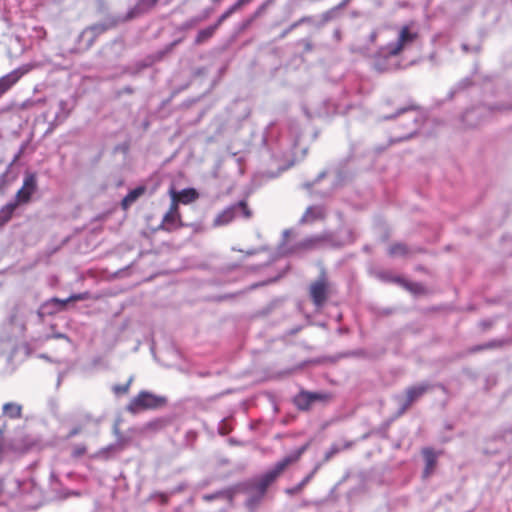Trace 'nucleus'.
I'll use <instances>...</instances> for the list:
<instances>
[{
    "instance_id": "58",
    "label": "nucleus",
    "mask_w": 512,
    "mask_h": 512,
    "mask_svg": "<svg viewBox=\"0 0 512 512\" xmlns=\"http://www.w3.org/2000/svg\"><path fill=\"white\" fill-rule=\"evenodd\" d=\"M340 36H341V32H340V30H335V32H334V37H335L336 39H340Z\"/></svg>"
},
{
    "instance_id": "32",
    "label": "nucleus",
    "mask_w": 512,
    "mask_h": 512,
    "mask_svg": "<svg viewBox=\"0 0 512 512\" xmlns=\"http://www.w3.org/2000/svg\"><path fill=\"white\" fill-rule=\"evenodd\" d=\"M169 194L171 196V205L167 212L172 213L173 215H180L178 210V193L175 191L174 188H171Z\"/></svg>"
},
{
    "instance_id": "37",
    "label": "nucleus",
    "mask_w": 512,
    "mask_h": 512,
    "mask_svg": "<svg viewBox=\"0 0 512 512\" xmlns=\"http://www.w3.org/2000/svg\"><path fill=\"white\" fill-rule=\"evenodd\" d=\"M471 84H472V82L469 78L462 79L461 81H459L457 83L455 88L451 91V95H453L454 93H456L458 91L468 88Z\"/></svg>"
},
{
    "instance_id": "52",
    "label": "nucleus",
    "mask_w": 512,
    "mask_h": 512,
    "mask_svg": "<svg viewBox=\"0 0 512 512\" xmlns=\"http://www.w3.org/2000/svg\"><path fill=\"white\" fill-rule=\"evenodd\" d=\"M252 0H237V4L242 7L243 5H246L248 3H250Z\"/></svg>"
},
{
    "instance_id": "42",
    "label": "nucleus",
    "mask_w": 512,
    "mask_h": 512,
    "mask_svg": "<svg viewBox=\"0 0 512 512\" xmlns=\"http://www.w3.org/2000/svg\"><path fill=\"white\" fill-rule=\"evenodd\" d=\"M8 176V170L0 174V189L5 185Z\"/></svg>"
},
{
    "instance_id": "49",
    "label": "nucleus",
    "mask_w": 512,
    "mask_h": 512,
    "mask_svg": "<svg viewBox=\"0 0 512 512\" xmlns=\"http://www.w3.org/2000/svg\"><path fill=\"white\" fill-rule=\"evenodd\" d=\"M295 28H291V25L283 31V33L281 34V38H284L285 36H287L291 31H293Z\"/></svg>"
},
{
    "instance_id": "47",
    "label": "nucleus",
    "mask_w": 512,
    "mask_h": 512,
    "mask_svg": "<svg viewBox=\"0 0 512 512\" xmlns=\"http://www.w3.org/2000/svg\"><path fill=\"white\" fill-rule=\"evenodd\" d=\"M462 49L465 51V52H468V51H474V52H478L479 51V47H474L472 49L469 48V46L467 44H463L462 45Z\"/></svg>"
},
{
    "instance_id": "5",
    "label": "nucleus",
    "mask_w": 512,
    "mask_h": 512,
    "mask_svg": "<svg viewBox=\"0 0 512 512\" xmlns=\"http://www.w3.org/2000/svg\"><path fill=\"white\" fill-rule=\"evenodd\" d=\"M5 337L7 340L18 339L24 336L26 330V317L19 308L15 307L11 310L8 320L3 326Z\"/></svg>"
},
{
    "instance_id": "62",
    "label": "nucleus",
    "mask_w": 512,
    "mask_h": 512,
    "mask_svg": "<svg viewBox=\"0 0 512 512\" xmlns=\"http://www.w3.org/2000/svg\"><path fill=\"white\" fill-rule=\"evenodd\" d=\"M324 176H325V172H322V173L319 174V178H322Z\"/></svg>"
},
{
    "instance_id": "64",
    "label": "nucleus",
    "mask_w": 512,
    "mask_h": 512,
    "mask_svg": "<svg viewBox=\"0 0 512 512\" xmlns=\"http://www.w3.org/2000/svg\"><path fill=\"white\" fill-rule=\"evenodd\" d=\"M60 382H61V375H59V377H58V385L60 384Z\"/></svg>"
},
{
    "instance_id": "30",
    "label": "nucleus",
    "mask_w": 512,
    "mask_h": 512,
    "mask_svg": "<svg viewBox=\"0 0 512 512\" xmlns=\"http://www.w3.org/2000/svg\"><path fill=\"white\" fill-rule=\"evenodd\" d=\"M408 252V247L402 243L393 244L389 248V254L391 256H405Z\"/></svg>"
},
{
    "instance_id": "25",
    "label": "nucleus",
    "mask_w": 512,
    "mask_h": 512,
    "mask_svg": "<svg viewBox=\"0 0 512 512\" xmlns=\"http://www.w3.org/2000/svg\"><path fill=\"white\" fill-rule=\"evenodd\" d=\"M15 210L14 204L10 202L0 208V228L11 220Z\"/></svg>"
},
{
    "instance_id": "45",
    "label": "nucleus",
    "mask_w": 512,
    "mask_h": 512,
    "mask_svg": "<svg viewBox=\"0 0 512 512\" xmlns=\"http://www.w3.org/2000/svg\"><path fill=\"white\" fill-rule=\"evenodd\" d=\"M492 344L491 343H488V344H485L483 346H475L471 349V352H476V351H479V350H482V349H485V348H489L491 347Z\"/></svg>"
},
{
    "instance_id": "61",
    "label": "nucleus",
    "mask_w": 512,
    "mask_h": 512,
    "mask_svg": "<svg viewBox=\"0 0 512 512\" xmlns=\"http://www.w3.org/2000/svg\"><path fill=\"white\" fill-rule=\"evenodd\" d=\"M288 234H289V231H288V230H285V231L283 232V236H284V237H287V236H288Z\"/></svg>"
},
{
    "instance_id": "3",
    "label": "nucleus",
    "mask_w": 512,
    "mask_h": 512,
    "mask_svg": "<svg viewBox=\"0 0 512 512\" xmlns=\"http://www.w3.org/2000/svg\"><path fill=\"white\" fill-rule=\"evenodd\" d=\"M167 398L143 390L137 396L131 399L127 406V411L137 414L144 410H154L165 406Z\"/></svg>"
},
{
    "instance_id": "8",
    "label": "nucleus",
    "mask_w": 512,
    "mask_h": 512,
    "mask_svg": "<svg viewBox=\"0 0 512 512\" xmlns=\"http://www.w3.org/2000/svg\"><path fill=\"white\" fill-rule=\"evenodd\" d=\"M38 188L37 177L35 173H27L23 179L22 187L17 191L15 197L10 201L17 209L19 205L27 204L30 202L32 195Z\"/></svg>"
},
{
    "instance_id": "14",
    "label": "nucleus",
    "mask_w": 512,
    "mask_h": 512,
    "mask_svg": "<svg viewBox=\"0 0 512 512\" xmlns=\"http://www.w3.org/2000/svg\"><path fill=\"white\" fill-rule=\"evenodd\" d=\"M512 108V105H509V106H497V107H485V106H478L476 108H472V109H469L467 111L464 112L463 116H462V120L463 122L467 125V126H470V127H473V126H476L478 124L481 123V120L478 119V120H475L474 119V115H480L482 114L483 112H490L491 110L493 109H496V110H506V109H511Z\"/></svg>"
},
{
    "instance_id": "57",
    "label": "nucleus",
    "mask_w": 512,
    "mask_h": 512,
    "mask_svg": "<svg viewBox=\"0 0 512 512\" xmlns=\"http://www.w3.org/2000/svg\"><path fill=\"white\" fill-rule=\"evenodd\" d=\"M79 495H80V493H79V492H77V491H71V492H69L66 496H79Z\"/></svg>"
},
{
    "instance_id": "26",
    "label": "nucleus",
    "mask_w": 512,
    "mask_h": 512,
    "mask_svg": "<svg viewBox=\"0 0 512 512\" xmlns=\"http://www.w3.org/2000/svg\"><path fill=\"white\" fill-rule=\"evenodd\" d=\"M198 198V193L194 188H185L178 193V200L183 204H189Z\"/></svg>"
},
{
    "instance_id": "54",
    "label": "nucleus",
    "mask_w": 512,
    "mask_h": 512,
    "mask_svg": "<svg viewBox=\"0 0 512 512\" xmlns=\"http://www.w3.org/2000/svg\"><path fill=\"white\" fill-rule=\"evenodd\" d=\"M3 460V443L0 439V462Z\"/></svg>"
},
{
    "instance_id": "35",
    "label": "nucleus",
    "mask_w": 512,
    "mask_h": 512,
    "mask_svg": "<svg viewBox=\"0 0 512 512\" xmlns=\"http://www.w3.org/2000/svg\"><path fill=\"white\" fill-rule=\"evenodd\" d=\"M167 421L163 418L155 419L147 424L150 430H160L166 426Z\"/></svg>"
},
{
    "instance_id": "31",
    "label": "nucleus",
    "mask_w": 512,
    "mask_h": 512,
    "mask_svg": "<svg viewBox=\"0 0 512 512\" xmlns=\"http://www.w3.org/2000/svg\"><path fill=\"white\" fill-rule=\"evenodd\" d=\"M209 16V11H204L202 15H199V16H195V17H192L190 19H188L184 24H183V27L185 29H190V28H193L194 26H196L198 23L204 21L205 19H207Z\"/></svg>"
},
{
    "instance_id": "41",
    "label": "nucleus",
    "mask_w": 512,
    "mask_h": 512,
    "mask_svg": "<svg viewBox=\"0 0 512 512\" xmlns=\"http://www.w3.org/2000/svg\"><path fill=\"white\" fill-rule=\"evenodd\" d=\"M339 452V448L336 446L331 447L325 454V460L328 461L333 455Z\"/></svg>"
},
{
    "instance_id": "23",
    "label": "nucleus",
    "mask_w": 512,
    "mask_h": 512,
    "mask_svg": "<svg viewBox=\"0 0 512 512\" xmlns=\"http://www.w3.org/2000/svg\"><path fill=\"white\" fill-rule=\"evenodd\" d=\"M294 404L300 410H309L313 403L308 396V391H301L298 395H296L294 398Z\"/></svg>"
},
{
    "instance_id": "17",
    "label": "nucleus",
    "mask_w": 512,
    "mask_h": 512,
    "mask_svg": "<svg viewBox=\"0 0 512 512\" xmlns=\"http://www.w3.org/2000/svg\"><path fill=\"white\" fill-rule=\"evenodd\" d=\"M87 298H88L87 292L72 294L67 299H64V300H61L59 298H52L49 302H47L45 304V307L48 308L50 306H54L55 309L49 311V313H53V312L61 311V310L65 309L66 305L69 302L82 301V300H86Z\"/></svg>"
},
{
    "instance_id": "7",
    "label": "nucleus",
    "mask_w": 512,
    "mask_h": 512,
    "mask_svg": "<svg viewBox=\"0 0 512 512\" xmlns=\"http://www.w3.org/2000/svg\"><path fill=\"white\" fill-rule=\"evenodd\" d=\"M242 215L244 218H249L251 216V212L247 206V203L244 200H241L229 207L225 208L222 212H220L214 219L213 225L215 227L224 226L232 222V220Z\"/></svg>"
},
{
    "instance_id": "2",
    "label": "nucleus",
    "mask_w": 512,
    "mask_h": 512,
    "mask_svg": "<svg viewBox=\"0 0 512 512\" xmlns=\"http://www.w3.org/2000/svg\"><path fill=\"white\" fill-rule=\"evenodd\" d=\"M345 241L338 240L335 235L331 232H325L319 235H314L303 239L298 242L295 247L285 250L284 245L280 246L279 252L281 254L295 253L298 250H312L321 247L323 244H327L331 247H341L345 245Z\"/></svg>"
},
{
    "instance_id": "6",
    "label": "nucleus",
    "mask_w": 512,
    "mask_h": 512,
    "mask_svg": "<svg viewBox=\"0 0 512 512\" xmlns=\"http://www.w3.org/2000/svg\"><path fill=\"white\" fill-rule=\"evenodd\" d=\"M417 37V31L413 30L411 26L405 25L399 31L397 41L385 45L384 51H387L390 56H397L405 47L412 44Z\"/></svg>"
},
{
    "instance_id": "34",
    "label": "nucleus",
    "mask_w": 512,
    "mask_h": 512,
    "mask_svg": "<svg viewBox=\"0 0 512 512\" xmlns=\"http://www.w3.org/2000/svg\"><path fill=\"white\" fill-rule=\"evenodd\" d=\"M5 486L10 488L8 494L14 496L20 490L21 482L18 479H11L6 482Z\"/></svg>"
},
{
    "instance_id": "13",
    "label": "nucleus",
    "mask_w": 512,
    "mask_h": 512,
    "mask_svg": "<svg viewBox=\"0 0 512 512\" xmlns=\"http://www.w3.org/2000/svg\"><path fill=\"white\" fill-rule=\"evenodd\" d=\"M394 56H390L387 51H384V46L379 49L373 61V67L379 72H388L397 68L396 62L393 60Z\"/></svg>"
},
{
    "instance_id": "44",
    "label": "nucleus",
    "mask_w": 512,
    "mask_h": 512,
    "mask_svg": "<svg viewBox=\"0 0 512 512\" xmlns=\"http://www.w3.org/2000/svg\"><path fill=\"white\" fill-rule=\"evenodd\" d=\"M303 19H305V23L312 24L316 27L317 21H315L314 17L312 16H304Z\"/></svg>"
},
{
    "instance_id": "24",
    "label": "nucleus",
    "mask_w": 512,
    "mask_h": 512,
    "mask_svg": "<svg viewBox=\"0 0 512 512\" xmlns=\"http://www.w3.org/2000/svg\"><path fill=\"white\" fill-rule=\"evenodd\" d=\"M218 27H219V25L217 23H215L214 25H211L204 29H201L197 33V36L195 38V43L201 44V43L205 42L206 40H208L209 38H211Z\"/></svg>"
},
{
    "instance_id": "33",
    "label": "nucleus",
    "mask_w": 512,
    "mask_h": 512,
    "mask_svg": "<svg viewBox=\"0 0 512 512\" xmlns=\"http://www.w3.org/2000/svg\"><path fill=\"white\" fill-rule=\"evenodd\" d=\"M308 396L311 399L312 403L317 401L325 402L330 399V394L325 392H310L308 391Z\"/></svg>"
},
{
    "instance_id": "4",
    "label": "nucleus",
    "mask_w": 512,
    "mask_h": 512,
    "mask_svg": "<svg viewBox=\"0 0 512 512\" xmlns=\"http://www.w3.org/2000/svg\"><path fill=\"white\" fill-rule=\"evenodd\" d=\"M401 115H405L406 117V128L407 133L400 136L397 141L407 140L411 138L417 131L420 123L423 121L422 114L417 110V107L414 105L406 106L397 110L394 115L385 116L383 119L390 120L394 117H398Z\"/></svg>"
},
{
    "instance_id": "51",
    "label": "nucleus",
    "mask_w": 512,
    "mask_h": 512,
    "mask_svg": "<svg viewBox=\"0 0 512 512\" xmlns=\"http://www.w3.org/2000/svg\"><path fill=\"white\" fill-rule=\"evenodd\" d=\"M350 1H351V0H342V1L338 4V8H341V9L345 8V7L348 5V3H349Z\"/></svg>"
},
{
    "instance_id": "50",
    "label": "nucleus",
    "mask_w": 512,
    "mask_h": 512,
    "mask_svg": "<svg viewBox=\"0 0 512 512\" xmlns=\"http://www.w3.org/2000/svg\"><path fill=\"white\" fill-rule=\"evenodd\" d=\"M377 36H378L377 31H373V32L370 34V36H369L370 41H371L372 43H373V42H375V41H376V39H377Z\"/></svg>"
},
{
    "instance_id": "9",
    "label": "nucleus",
    "mask_w": 512,
    "mask_h": 512,
    "mask_svg": "<svg viewBox=\"0 0 512 512\" xmlns=\"http://www.w3.org/2000/svg\"><path fill=\"white\" fill-rule=\"evenodd\" d=\"M310 297L317 308L325 304L328 298V284L324 274L311 284Z\"/></svg>"
},
{
    "instance_id": "53",
    "label": "nucleus",
    "mask_w": 512,
    "mask_h": 512,
    "mask_svg": "<svg viewBox=\"0 0 512 512\" xmlns=\"http://www.w3.org/2000/svg\"><path fill=\"white\" fill-rule=\"evenodd\" d=\"M118 446H120V444H119V443L111 444V445H109V446L106 448V450H108V451H112V450H114L115 448H117Z\"/></svg>"
},
{
    "instance_id": "56",
    "label": "nucleus",
    "mask_w": 512,
    "mask_h": 512,
    "mask_svg": "<svg viewBox=\"0 0 512 512\" xmlns=\"http://www.w3.org/2000/svg\"><path fill=\"white\" fill-rule=\"evenodd\" d=\"M65 107H66V102H65V101H63V100H62V101H60V102H59V108H60V110H61V111H64Z\"/></svg>"
},
{
    "instance_id": "29",
    "label": "nucleus",
    "mask_w": 512,
    "mask_h": 512,
    "mask_svg": "<svg viewBox=\"0 0 512 512\" xmlns=\"http://www.w3.org/2000/svg\"><path fill=\"white\" fill-rule=\"evenodd\" d=\"M316 469L317 468H315L310 474H308L300 483L291 488L286 489V493L290 495L299 493L313 478Z\"/></svg>"
},
{
    "instance_id": "18",
    "label": "nucleus",
    "mask_w": 512,
    "mask_h": 512,
    "mask_svg": "<svg viewBox=\"0 0 512 512\" xmlns=\"http://www.w3.org/2000/svg\"><path fill=\"white\" fill-rule=\"evenodd\" d=\"M422 454L425 460V469L423 474L424 477H428L436 465L437 454L432 448H424Z\"/></svg>"
},
{
    "instance_id": "20",
    "label": "nucleus",
    "mask_w": 512,
    "mask_h": 512,
    "mask_svg": "<svg viewBox=\"0 0 512 512\" xmlns=\"http://www.w3.org/2000/svg\"><path fill=\"white\" fill-rule=\"evenodd\" d=\"M145 188L143 186L136 187L129 191V193L122 200V208L128 209L143 193Z\"/></svg>"
},
{
    "instance_id": "46",
    "label": "nucleus",
    "mask_w": 512,
    "mask_h": 512,
    "mask_svg": "<svg viewBox=\"0 0 512 512\" xmlns=\"http://www.w3.org/2000/svg\"><path fill=\"white\" fill-rule=\"evenodd\" d=\"M52 337L57 338V339H65L68 342H70V338L67 335L62 334V333H55V334H53Z\"/></svg>"
},
{
    "instance_id": "12",
    "label": "nucleus",
    "mask_w": 512,
    "mask_h": 512,
    "mask_svg": "<svg viewBox=\"0 0 512 512\" xmlns=\"http://www.w3.org/2000/svg\"><path fill=\"white\" fill-rule=\"evenodd\" d=\"M29 66L19 67L0 78V97L14 86L22 76L28 73Z\"/></svg>"
},
{
    "instance_id": "38",
    "label": "nucleus",
    "mask_w": 512,
    "mask_h": 512,
    "mask_svg": "<svg viewBox=\"0 0 512 512\" xmlns=\"http://www.w3.org/2000/svg\"><path fill=\"white\" fill-rule=\"evenodd\" d=\"M131 382H132V378H130L126 384L115 385V386H113V391L116 394H125L128 392Z\"/></svg>"
},
{
    "instance_id": "55",
    "label": "nucleus",
    "mask_w": 512,
    "mask_h": 512,
    "mask_svg": "<svg viewBox=\"0 0 512 512\" xmlns=\"http://www.w3.org/2000/svg\"><path fill=\"white\" fill-rule=\"evenodd\" d=\"M228 432H229V430H226V429L224 428V426H220V427H219V433H220V434L225 435V434H227Z\"/></svg>"
},
{
    "instance_id": "59",
    "label": "nucleus",
    "mask_w": 512,
    "mask_h": 512,
    "mask_svg": "<svg viewBox=\"0 0 512 512\" xmlns=\"http://www.w3.org/2000/svg\"><path fill=\"white\" fill-rule=\"evenodd\" d=\"M256 252H257V250L252 249V250L247 251V252H246V254H247L248 256H251V255H254Z\"/></svg>"
},
{
    "instance_id": "39",
    "label": "nucleus",
    "mask_w": 512,
    "mask_h": 512,
    "mask_svg": "<svg viewBox=\"0 0 512 512\" xmlns=\"http://www.w3.org/2000/svg\"><path fill=\"white\" fill-rule=\"evenodd\" d=\"M85 453H86V447L84 445H76L73 448L72 456L74 458H79V457L83 456Z\"/></svg>"
},
{
    "instance_id": "11",
    "label": "nucleus",
    "mask_w": 512,
    "mask_h": 512,
    "mask_svg": "<svg viewBox=\"0 0 512 512\" xmlns=\"http://www.w3.org/2000/svg\"><path fill=\"white\" fill-rule=\"evenodd\" d=\"M29 66L19 67L0 78V97L14 86L22 76L28 73Z\"/></svg>"
},
{
    "instance_id": "63",
    "label": "nucleus",
    "mask_w": 512,
    "mask_h": 512,
    "mask_svg": "<svg viewBox=\"0 0 512 512\" xmlns=\"http://www.w3.org/2000/svg\"><path fill=\"white\" fill-rule=\"evenodd\" d=\"M163 496V502H166L167 501V496L165 495H162Z\"/></svg>"
},
{
    "instance_id": "10",
    "label": "nucleus",
    "mask_w": 512,
    "mask_h": 512,
    "mask_svg": "<svg viewBox=\"0 0 512 512\" xmlns=\"http://www.w3.org/2000/svg\"><path fill=\"white\" fill-rule=\"evenodd\" d=\"M115 24L116 22L114 20H107L105 22L96 23L84 29L80 37H87V46L91 47L99 35L113 28Z\"/></svg>"
},
{
    "instance_id": "15",
    "label": "nucleus",
    "mask_w": 512,
    "mask_h": 512,
    "mask_svg": "<svg viewBox=\"0 0 512 512\" xmlns=\"http://www.w3.org/2000/svg\"><path fill=\"white\" fill-rule=\"evenodd\" d=\"M429 384L421 383L412 387H409L406 390V400L402 403L399 414H402L406 411V409L416 400H418L421 396L425 394V392L429 389Z\"/></svg>"
},
{
    "instance_id": "1",
    "label": "nucleus",
    "mask_w": 512,
    "mask_h": 512,
    "mask_svg": "<svg viewBox=\"0 0 512 512\" xmlns=\"http://www.w3.org/2000/svg\"><path fill=\"white\" fill-rule=\"evenodd\" d=\"M307 447L308 444L299 447L297 450L293 451L291 454L278 461L273 469L267 471L259 479L255 480L253 487L259 497H262L266 493L268 486L274 482V480L280 475L281 472L284 471L287 466L299 460L301 455L306 451Z\"/></svg>"
},
{
    "instance_id": "40",
    "label": "nucleus",
    "mask_w": 512,
    "mask_h": 512,
    "mask_svg": "<svg viewBox=\"0 0 512 512\" xmlns=\"http://www.w3.org/2000/svg\"><path fill=\"white\" fill-rule=\"evenodd\" d=\"M157 2H158V0H140L138 5L145 6L147 8H152L153 6L156 5Z\"/></svg>"
},
{
    "instance_id": "36",
    "label": "nucleus",
    "mask_w": 512,
    "mask_h": 512,
    "mask_svg": "<svg viewBox=\"0 0 512 512\" xmlns=\"http://www.w3.org/2000/svg\"><path fill=\"white\" fill-rule=\"evenodd\" d=\"M239 8L240 6L237 3H234L218 18L216 23L220 26L224 20H226L232 13H234Z\"/></svg>"
},
{
    "instance_id": "19",
    "label": "nucleus",
    "mask_w": 512,
    "mask_h": 512,
    "mask_svg": "<svg viewBox=\"0 0 512 512\" xmlns=\"http://www.w3.org/2000/svg\"><path fill=\"white\" fill-rule=\"evenodd\" d=\"M180 221V215H173L172 213L166 212L158 229L172 231L181 226Z\"/></svg>"
},
{
    "instance_id": "48",
    "label": "nucleus",
    "mask_w": 512,
    "mask_h": 512,
    "mask_svg": "<svg viewBox=\"0 0 512 512\" xmlns=\"http://www.w3.org/2000/svg\"><path fill=\"white\" fill-rule=\"evenodd\" d=\"M305 24V19L300 18L298 21L291 24V28H297L299 25Z\"/></svg>"
},
{
    "instance_id": "27",
    "label": "nucleus",
    "mask_w": 512,
    "mask_h": 512,
    "mask_svg": "<svg viewBox=\"0 0 512 512\" xmlns=\"http://www.w3.org/2000/svg\"><path fill=\"white\" fill-rule=\"evenodd\" d=\"M234 494H235V489L228 488V489H225V490L213 493V494L205 495L204 499L208 500V501H212L216 498L222 497V498H225L226 500H228L229 502H231L233 500Z\"/></svg>"
},
{
    "instance_id": "60",
    "label": "nucleus",
    "mask_w": 512,
    "mask_h": 512,
    "mask_svg": "<svg viewBox=\"0 0 512 512\" xmlns=\"http://www.w3.org/2000/svg\"><path fill=\"white\" fill-rule=\"evenodd\" d=\"M264 9V6L259 7V9L256 11L255 15H259L261 11Z\"/></svg>"
},
{
    "instance_id": "21",
    "label": "nucleus",
    "mask_w": 512,
    "mask_h": 512,
    "mask_svg": "<svg viewBox=\"0 0 512 512\" xmlns=\"http://www.w3.org/2000/svg\"><path fill=\"white\" fill-rule=\"evenodd\" d=\"M3 414L11 419H19L22 416V406L14 402L5 403L3 405Z\"/></svg>"
},
{
    "instance_id": "16",
    "label": "nucleus",
    "mask_w": 512,
    "mask_h": 512,
    "mask_svg": "<svg viewBox=\"0 0 512 512\" xmlns=\"http://www.w3.org/2000/svg\"><path fill=\"white\" fill-rule=\"evenodd\" d=\"M326 216V208L323 205L309 206L299 220L300 224H311L322 220Z\"/></svg>"
},
{
    "instance_id": "22",
    "label": "nucleus",
    "mask_w": 512,
    "mask_h": 512,
    "mask_svg": "<svg viewBox=\"0 0 512 512\" xmlns=\"http://www.w3.org/2000/svg\"><path fill=\"white\" fill-rule=\"evenodd\" d=\"M340 10L341 8H338V5H336L322 13L320 16V20H318L316 23V28H322L325 24L335 19Z\"/></svg>"
},
{
    "instance_id": "43",
    "label": "nucleus",
    "mask_w": 512,
    "mask_h": 512,
    "mask_svg": "<svg viewBox=\"0 0 512 512\" xmlns=\"http://www.w3.org/2000/svg\"><path fill=\"white\" fill-rule=\"evenodd\" d=\"M81 432V428L80 427H75L73 428L69 433H68V438H72L76 435H78L79 433Z\"/></svg>"
},
{
    "instance_id": "28",
    "label": "nucleus",
    "mask_w": 512,
    "mask_h": 512,
    "mask_svg": "<svg viewBox=\"0 0 512 512\" xmlns=\"http://www.w3.org/2000/svg\"><path fill=\"white\" fill-rule=\"evenodd\" d=\"M381 277L384 279V280H391V281H394L396 283H399L400 285L404 286L406 289L412 291V292H417L419 289H420V285L419 284H416V283H408L406 282L404 279H401L400 277H393V278H389L386 273H382L381 274Z\"/></svg>"
}]
</instances>
